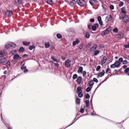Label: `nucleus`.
<instances>
[{"mask_svg":"<svg viewBox=\"0 0 129 129\" xmlns=\"http://www.w3.org/2000/svg\"><path fill=\"white\" fill-rule=\"evenodd\" d=\"M16 46V44L11 42L7 43L5 45V48L7 49H12L15 48Z\"/></svg>","mask_w":129,"mask_h":129,"instance_id":"1","label":"nucleus"},{"mask_svg":"<svg viewBox=\"0 0 129 129\" xmlns=\"http://www.w3.org/2000/svg\"><path fill=\"white\" fill-rule=\"evenodd\" d=\"M122 21L125 23H127L129 22V19L127 15L125 14L122 15Z\"/></svg>","mask_w":129,"mask_h":129,"instance_id":"2","label":"nucleus"},{"mask_svg":"<svg viewBox=\"0 0 129 129\" xmlns=\"http://www.w3.org/2000/svg\"><path fill=\"white\" fill-rule=\"evenodd\" d=\"M88 1H85L84 0H77V3L80 6L83 7L87 3Z\"/></svg>","mask_w":129,"mask_h":129,"instance_id":"3","label":"nucleus"},{"mask_svg":"<svg viewBox=\"0 0 129 129\" xmlns=\"http://www.w3.org/2000/svg\"><path fill=\"white\" fill-rule=\"evenodd\" d=\"M71 62V60L69 59H68L65 61L64 66L67 68L70 67L71 66V64L70 63Z\"/></svg>","mask_w":129,"mask_h":129,"instance_id":"4","label":"nucleus"},{"mask_svg":"<svg viewBox=\"0 0 129 129\" xmlns=\"http://www.w3.org/2000/svg\"><path fill=\"white\" fill-rule=\"evenodd\" d=\"M110 28H107L105 30L103 31L101 35L102 36L105 35L106 34H108L109 33V31L110 30Z\"/></svg>","mask_w":129,"mask_h":129,"instance_id":"5","label":"nucleus"},{"mask_svg":"<svg viewBox=\"0 0 129 129\" xmlns=\"http://www.w3.org/2000/svg\"><path fill=\"white\" fill-rule=\"evenodd\" d=\"M7 54L6 52L5 51H0V57L2 58L4 56H5Z\"/></svg>","mask_w":129,"mask_h":129,"instance_id":"6","label":"nucleus"},{"mask_svg":"<svg viewBox=\"0 0 129 129\" xmlns=\"http://www.w3.org/2000/svg\"><path fill=\"white\" fill-rule=\"evenodd\" d=\"M14 59L16 61L19 60L20 59V57L17 54H16L13 56Z\"/></svg>","mask_w":129,"mask_h":129,"instance_id":"7","label":"nucleus"},{"mask_svg":"<svg viewBox=\"0 0 129 129\" xmlns=\"http://www.w3.org/2000/svg\"><path fill=\"white\" fill-rule=\"evenodd\" d=\"M12 12L10 10H7L5 13V14L7 16H11L12 14Z\"/></svg>","mask_w":129,"mask_h":129,"instance_id":"8","label":"nucleus"},{"mask_svg":"<svg viewBox=\"0 0 129 129\" xmlns=\"http://www.w3.org/2000/svg\"><path fill=\"white\" fill-rule=\"evenodd\" d=\"M99 26V24H98L96 23H95L94 25L92 26L91 28L93 31H95L97 27Z\"/></svg>","mask_w":129,"mask_h":129,"instance_id":"9","label":"nucleus"},{"mask_svg":"<svg viewBox=\"0 0 129 129\" xmlns=\"http://www.w3.org/2000/svg\"><path fill=\"white\" fill-rule=\"evenodd\" d=\"M112 16L111 15H108L106 17V19L108 20V21H111L112 19Z\"/></svg>","mask_w":129,"mask_h":129,"instance_id":"10","label":"nucleus"},{"mask_svg":"<svg viewBox=\"0 0 129 129\" xmlns=\"http://www.w3.org/2000/svg\"><path fill=\"white\" fill-rule=\"evenodd\" d=\"M82 77L81 76H79L76 80V82L79 84H80L81 82Z\"/></svg>","mask_w":129,"mask_h":129,"instance_id":"11","label":"nucleus"},{"mask_svg":"<svg viewBox=\"0 0 129 129\" xmlns=\"http://www.w3.org/2000/svg\"><path fill=\"white\" fill-rule=\"evenodd\" d=\"M51 58L52 59L53 61L55 62H56L58 63L59 62L60 60L59 59H57L54 58V57L53 56H51Z\"/></svg>","mask_w":129,"mask_h":129,"instance_id":"12","label":"nucleus"},{"mask_svg":"<svg viewBox=\"0 0 129 129\" xmlns=\"http://www.w3.org/2000/svg\"><path fill=\"white\" fill-rule=\"evenodd\" d=\"M116 67L118 68L119 67L121 63L118 61H116L114 62Z\"/></svg>","mask_w":129,"mask_h":129,"instance_id":"13","label":"nucleus"},{"mask_svg":"<svg viewBox=\"0 0 129 129\" xmlns=\"http://www.w3.org/2000/svg\"><path fill=\"white\" fill-rule=\"evenodd\" d=\"M98 20L99 22V23L101 25H103V23L102 21V19L101 17L100 16H98Z\"/></svg>","mask_w":129,"mask_h":129,"instance_id":"14","label":"nucleus"},{"mask_svg":"<svg viewBox=\"0 0 129 129\" xmlns=\"http://www.w3.org/2000/svg\"><path fill=\"white\" fill-rule=\"evenodd\" d=\"M97 1L95 0H89V2L90 4L92 6H93L94 5V3H96Z\"/></svg>","mask_w":129,"mask_h":129,"instance_id":"15","label":"nucleus"},{"mask_svg":"<svg viewBox=\"0 0 129 129\" xmlns=\"http://www.w3.org/2000/svg\"><path fill=\"white\" fill-rule=\"evenodd\" d=\"M76 1L75 0H73L70 2L69 5L71 6H73L76 4Z\"/></svg>","mask_w":129,"mask_h":129,"instance_id":"16","label":"nucleus"},{"mask_svg":"<svg viewBox=\"0 0 129 129\" xmlns=\"http://www.w3.org/2000/svg\"><path fill=\"white\" fill-rule=\"evenodd\" d=\"M123 34L121 32H119L118 34L116 36L117 38H121L123 36Z\"/></svg>","mask_w":129,"mask_h":129,"instance_id":"17","label":"nucleus"},{"mask_svg":"<svg viewBox=\"0 0 129 129\" xmlns=\"http://www.w3.org/2000/svg\"><path fill=\"white\" fill-rule=\"evenodd\" d=\"M107 58L105 56L103 57V59L101 61V64H104L106 62L107 60Z\"/></svg>","mask_w":129,"mask_h":129,"instance_id":"18","label":"nucleus"},{"mask_svg":"<svg viewBox=\"0 0 129 129\" xmlns=\"http://www.w3.org/2000/svg\"><path fill=\"white\" fill-rule=\"evenodd\" d=\"M7 61V59L6 58H1L0 59V64L5 62Z\"/></svg>","mask_w":129,"mask_h":129,"instance_id":"19","label":"nucleus"},{"mask_svg":"<svg viewBox=\"0 0 129 129\" xmlns=\"http://www.w3.org/2000/svg\"><path fill=\"white\" fill-rule=\"evenodd\" d=\"M97 47V45L96 44L94 45L92 47L90 48V51H94L95 50Z\"/></svg>","mask_w":129,"mask_h":129,"instance_id":"20","label":"nucleus"},{"mask_svg":"<svg viewBox=\"0 0 129 129\" xmlns=\"http://www.w3.org/2000/svg\"><path fill=\"white\" fill-rule=\"evenodd\" d=\"M105 73V71L103 70L102 71V72L99 73L98 74V76L100 77H102L104 75Z\"/></svg>","mask_w":129,"mask_h":129,"instance_id":"21","label":"nucleus"},{"mask_svg":"<svg viewBox=\"0 0 129 129\" xmlns=\"http://www.w3.org/2000/svg\"><path fill=\"white\" fill-rule=\"evenodd\" d=\"M94 84L93 81L92 80H91L88 81V84L90 87H92Z\"/></svg>","mask_w":129,"mask_h":129,"instance_id":"22","label":"nucleus"},{"mask_svg":"<svg viewBox=\"0 0 129 129\" xmlns=\"http://www.w3.org/2000/svg\"><path fill=\"white\" fill-rule=\"evenodd\" d=\"M76 103L77 105H79L80 103V99L78 97L76 98Z\"/></svg>","mask_w":129,"mask_h":129,"instance_id":"23","label":"nucleus"},{"mask_svg":"<svg viewBox=\"0 0 129 129\" xmlns=\"http://www.w3.org/2000/svg\"><path fill=\"white\" fill-rule=\"evenodd\" d=\"M83 70V68L82 67H79L78 70L77 71V72L79 73H82Z\"/></svg>","mask_w":129,"mask_h":129,"instance_id":"24","label":"nucleus"},{"mask_svg":"<svg viewBox=\"0 0 129 129\" xmlns=\"http://www.w3.org/2000/svg\"><path fill=\"white\" fill-rule=\"evenodd\" d=\"M45 1L48 4L51 5L52 4V0H45Z\"/></svg>","mask_w":129,"mask_h":129,"instance_id":"25","label":"nucleus"},{"mask_svg":"<svg viewBox=\"0 0 129 129\" xmlns=\"http://www.w3.org/2000/svg\"><path fill=\"white\" fill-rule=\"evenodd\" d=\"M77 93L82 92V91L81 89V87H78L77 88Z\"/></svg>","mask_w":129,"mask_h":129,"instance_id":"26","label":"nucleus"},{"mask_svg":"<svg viewBox=\"0 0 129 129\" xmlns=\"http://www.w3.org/2000/svg\"><path fill=\"white\" fill-rule=\"evenodd\" d=\"M121 13H126V12L125 9L124 7H122L121 9Z\"/></svg>","mask_w":129,"mask_h":129,"instance_id":"27","label":"nucleus"},{"mask_svg":"<svg viewBox=\"0 0 129 129\" xmlns=\"http://www.w3.org/2000/svg\"><path fill=\"white\" fill-rule=\"evenodd\" d=\"M22 0H15V3L17 4H21Z\"/></svg>","mask_w":129,"mask_h":129,"instance_id":"28","label":"nucleus"},{"mask_svg":"<svg viewBox=\"0 0 129 129\" xmlns=\"http://www.w3.org/2000/svg\"><path fill=\"white\" fill-rule=\"evenodd\" d=\"M85 36L86 38H89L90 37V34L88 32L86 31L85 32Z\"/></svg>","mask_w":129,"mask_h":129,"instance_id":"29","label":"nucleus"},{"mask_svg":"<svg viewBox=\"0 0 129 129\" xmlns=\"http://www.w3.org/2000/svg\"><path fill=\"white\" fill-rule=\"evenodd\" d=\"M79 42L78 40H76L74 41L73 43V45L74 46H75L76 44H78Z\"/></svg>","mask_w":129,"mask_h":129,"instance_id":"30","label":"nucleus"},{"mask_svg":"<svg viewBox=\"0 0 129 129\" xmlns=\"http://www.w3.org/2000/svg\"><path fill=\"white\" fill-rule=\"evenodd\" d=\"M100 51L99 50H96L94 53L93 55L94 56H96L100 53Z\"/></svg>","mask_w":129,"mask_h":129,"instance_id":"31","label":"nucleus"},{"mask_svg":"<svg viewBox=\"0 0 129 129\" xmlns=\"http://www.w3.org/2000/svg\"><path fill=\"white\" fill-rule=\"evenodd\" d=\"M85 103L86 104V107L87 108L88 107L89 105V101L88 100H86L85 101Z\"/></svg>","mask_w":129,"mask_h":129,"instance_id":"32","label":"nucleus"},{"mask_svg":"<svg viewBox=\"0 0 129 129\" xmlns=\"http://www.w3.org/2000/svg\"><path fill=\"white\" fill-rule=\"evenodd\" d=\"M22 43L25 46H28L30 44L29 42H23Z\"/></svg>","mask_w":129,"mask_h":129,"instance_id":"33","label":"nucleus"},{"mask_svg":"<svg viewBox=\"0 0 129 129\" xmlns=\"http://www.w3.org/2000/svg\"><path fill=\"white\" fill-rule=\"evenodd\" d=\"M90 96L89 94L88 93H87L85 95V98L86 99H88L90 98Z\"/></svg>","mask_w":129,"mask_h":129,"instance_id":"34","label":"nucleus"},{"mask_svg":"<svg viewBox=\"0 0 129 129\" xmlns=\"http://www.w3.org/2000/svg\"><path fill=\"white\" fill-rule=\"evenodd\" d=\"M113 31L114 32L117 33L118 31V29L117 27H115L113 29Z\"/></svg>","mask_w":129,"mask_h":129,"instance_id":"35","label":"nucleus"},{"mask_svg":"<svg viewBox=\"0 0 129 129\" xmlns=\"http://www.w3.org/2000/svg\"><path fill=\"white\" fill-rule=\"evenodd\" d=\"M92 88V87L90 88L89 87H88L86 89V91L87 92H89L91 90Z\"/></svg>","mask_w":129,"mask_h":129,"instance_id":"36","label":"nucleus"},{"mask_svg":"<svg viewBox=\"0 0 129 129\" xmlns=\"http://www.w3.org/2000/svg\"><path fill=\"white\" fill-rule=\"evenodd\" d=\"M56 36L57 38L59 39H60L62 37L61 35L59 34H56Z\"/></svg>","mask_w":129,"mask_h":129,"instance_id":"37","label":"nucleus"},{"mask_svg":"<svg viewBox=\"0 0 129 129\" xmlns=\"http://www.w3.org/2000/svg\"><path fill=\"white\" fill-rule=\"evenodd\" d=\"M45 47L46 48L49 47L50 46L49 44V43H45Z\"/></svg>","mask_w":129,"mask_h":129,"instance_id":"38","label":"nucleus"},{"mask_svg":"<svg viewBox=\"0 0 129 129\" xmlns=\"http://www.w3.org/2000/svg\"><path fill=\"white\" fill-rule=\"evenodd\" d=\"M77 77L78 76L76 74H74L73 76V79H76Z\"/></svg>","mask_w":129,"mask_h":129,"instance_id":"39","label":"nucleus"},{"mask_svg":"<svg viewBox=\"0 0 129 129\" xmlns=\"http://www.w3.org/2000/svg\"><path fill=\"white\" fill-rule=\"evenodd\" d=\"M83 96V94L82 93V92L78 93V96L80 98H81Z\"/></svg>","mask_w":129,"mask_h":129,"instance_id":"40","label":"nucleus"},{"mask_svg":"<svg viewBox=\"0 0 129 129\" xmlns=\"http://www.w3.org/2000/svg\"><path fill=\"white\" fill-rule=\"evenodd\" d=\"M110 67L112 68H115L116 67L115 64H114H114L111 65L110 66Z\"/></svg>","mask_w":129,"mask_h":129,"instance_id":"41","label":"nucleus"},{"mask_svg":"<svg viewBox=\"0 0 129 129\" xmlns=\"http://www.w3.org/2000/svg\"><path fill=\"white\" fill-rule=\"evenodd\" d=\"M124 4L122 2H120L119 4V7L122 6Z\"/></svg>","mask_w":129,"mask_h":129,"instance_id":"42","label":"nucleus"},{"mask_svg":"<svg viewBox=\"0 0 129 129\" xmlns=\"http://www.w3.org/2000/svg\"><path fill=\"white\" fill-rule=\"evenodd\" d=\"M105 119L107 121H109V122H111L113 123H114L115 124H117L118 123H114V122L113 121H112L110 120H109L108 119H107V118H105Z\"/></svg>","mask_w":129,"mask_h":129,"instance_id":"43","label":"nucleus"},{"mask_svg":"<svg viewBox=\"0 0 129 129\" xmlns=\"http://www.w3.org/2000/svg\"><path fill=\"white\" fill-rule=\"evenodd\" d=\"M129 71V68H126L124 71V72L126 73L128 72Z\"/></svg>","mask_w":129,"mask_h":129,"instance_id":"44","label":"nucleus"},{"mask_svg":"<svg viewBox=\"0 0 129 129\" xmlns=\"http://www.w3.org/2000/svg\"><path fill=\"white\" fill-rule=\"evenodd\" d=\"M35 47V46L34 45H33L32 46H29V49L30 50H32Z\"/></svg>","mask_w":129,"mask_h":129,"instance_id":"45","label":"nucleus"},{"mask_svg":"<svg viewBox=\"0 0 129 129\" xmlns=\"http://www.w3.org/2000/svg\"><path fill=\"white\" fill-rule=\"evenodd\" d=\"M101 66H98L96 69V71H98L101 68Z\"/></svg>","mask_w":129,"mask_h":129,"instance_id":"46","label":"nucleus"},{"mask_svg":"<svg viewBox=\"0 0 129 129\" xmlns=\"http://www.w3.org/2000/svg\"><path fill=\"white\" fill-rule=\"evenodd\" d=\"M24 48L23 47H21L20 48L19 51L20 52L24 51Z\"/></svg>","mask_w":129,"mask_h":129,"instance_id":"47","label":"nucleus"},{"mask_svg":"<svg viewBox=\"0 0 129 129\" xmlns=\"http://www.w3.org/2000/svg\"><path fill=\"white\" fill-rule=\"evenodd\" d=\"M128 63L127 61L126 60H123L122 63L123 64H125Z\"/></svg>","mask_w":129,"mask_h":129,"instance_id":"48","label":"nucleus"},{"mask_svg":"<svg viewBox=\"0 0 129 129\" xmlns=\"http://www.w3.org/2000/svg\"><path fill=\"white\" fill-rule=\"evenodd\" d=\"M93 81L96 82H98V79L95 78H93Z\"/></svg>","mask_w":129,"mask_h":129,"instance_id":"49","label":"nucleus"},{"mask_svg":"<svg viewBox=\"0 0 129 129\" xmlns=\"http://www.w3.org/2000/svg\"><path fill=\"white\" fill-rule=\"evenodd\" d=\"M119 62H122L123 61V58L120 57L119 58L118 61Z\"/></svg>","mask_w":129,"mask_h":129,"instance_id":"50","label":"nucleus"},{"mask_svg":"<svg viewBox=\"0 0 129 129\" xmlns=\"http://www.w3.org/2000/svg\"><path fill=\"white\" fill-rule=\"evenodd\" d=\"M80 112L82 113H83L84 112V109L83 108L81 109Z\"/></svg>","mask_w":129,"mask_h":129,"instance_id":"51","label":"nucleus"},{"mask_svg":"<svg viewBox=\"0 0 129 129\" xmlns=\"http://www.w3.org/2000/svg\"><path fill=\"white\" fill-rule=\"evenodd\" d=\"M110 7L111 10H113L114 9V7L112 5H111L110 6Z\"/></svg>","mask_w":129,"mask_h":129,"instance_id":"52","label":"nucleus"},{"mask_svg":"<svg viewBox=\"0 0 129 129\" xmlns=\"http://www.w3.org/2000/svg\"><path fill=\"white\" fill-rule=\"evenodd\" d=\"M79 48L80 49H81L83 48V44H81L79 46Z\"/></svg>","mask_w":129,"mask_h":129,"instance_id":"53","label":"nucleus"},{"mask_svg":"<svg viewBox=\"0 0 129 129\" xmlns=\"http://www.w3.org/2000/svg\"><path fill=\"white\" fill-rule=\"evenodd\" d=\"M88 28L89 29L91 30V25L90 24L88 25Z\"/></svg>","mask_w":129,"mask_h":129,"instance_id":"54","label":"nucleus"},{"mask_svg":"<svg viewBox=\"0 0 129 129\" xmlns=\"http://www.w3.org/2000/svg\"><path fill=\"white\" fill-rule=\"evenodd\" d=\"M75 122V121H74V122H72L68 126H67L66 127H65V128H63V129H66V128H67V127H69V126L71 125H72V124H73L74 123V122Z\"/></svg>","mask_w":129,"mask_h":129,"instance_id":"55","label":"nucleus"},{"mask_svg":"<svg viewBox=\"0 0 129 129\" xmlns=\"http://www.w3.org/2000/svg\"><path fill=\"white\" fill-rule=\"evenodd\" d=\"M86 72L85 71H84L82 72V74L83 76L85 75H86Z\"/></svg>","mask_w":129,"mask_h":129,"instance_id":"56","label":"nucleus"},{"mask_svg":"<svg viewBox=\"0 0 129 129\" xmlns=\"http://www.w3.org/2000/svg\"><path fill=\"white\" fill-rule=\"evenodd\" d=\"M110 69L109 68H108L106 69V73H107L108 72L110 71Z\"/></svg>","mask_w":129,"mask_h":129,"instance_id":"57","label":"nucleus"},{"mask_svg":"<svg viewBox=\"0 0 129 129\" xmlns=\"http://www.w3.org/2000/svg\"><path fill=\"white\" fill-rule=\"evenodd\" d=\"M26 68V66H23V67H21V69L22 70H23V69H25Z\"/></svg>","mask_w":129,"mask_h":129,"instance_id":"58","label":"nucleus"},{"mask_svg":"<svg viewBox=\"0 0 129 129\" xmlns=\"http://www.w3.org/2000/svg\"><path fill=\"white\" fill-rule=\"evenodd\" d=\"M54 65L55 67H58L59 66V64L57 63H54Z\"/></svg>","mask_w":129,"mask_h":129,"instance_id":"59","label":"nucleus"},{"mask_svg":"<svg viewBox=\"0 0 129 129\" xmlns=\"http://www.w3.org/2000/svg\"><path fill=\"white\" fill-rule=\"evenodd\" d=\"M124 46L126 48H129V44L127 45H125Z\"/></svg>","mask_w":129,"mask_h":129,"instance_id":"60","label":"nucleus"},{"mask_svg":"<svg viewBox=\"0 0 129 129\" xmlns=\"http://www.w3.org/2000/svg\"><path fill=\"white\" fill-rule=\"evenodd\" d=\"M22 66H24V61H22L20 64Z\"/></svg>","mask_w":129,"mask_h":129,"instance_id":"61","label":"nucleus"},{"mask_svg":"<svg viewBox=\"0 0 129 129\" xmlns=\"http://www.w3.org/2000/svg\"><path fill=\"white\" fill-rule=\"evenodd\" d=\"M94 19L93 18H91L90 19V21L92 22H94Z\"/></svg>","mask_w":129,"mask_h":129,"instance_id":"62","label":"nucleus"},{"mask_svg":"<svg viewBox=\"0 0 129 129\" xmlns=\"http://www.w3.org/2000/svg\"><path fill=\"white\" fill-rule=\"evenodd\" d=\"M28 70L27 69H25L24 70L23 72L24 73H26L27 72H28Z\"/></svg>","mask_w":129,"mask_h":129,"instance_id":"63","label":"nucleus"},{"mask_svg":"<svg viewBox=\"0 0 129 129\" xmlns=\"http://www.w3.org/2000/svg\"><path fill=\"white\" fill-rule=\"evenodd\" d=\"M7 63L9 67L10 66V62L9 61H8L7 62Z\"/></svg>","mask_w":129,"mask_h":129,"instance_id":"64","label":"nucleus"}]
</instances>
